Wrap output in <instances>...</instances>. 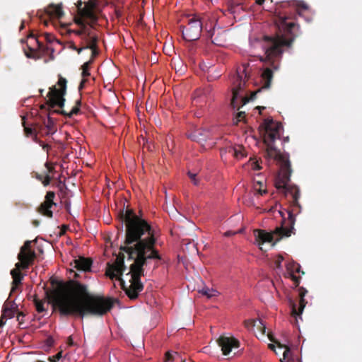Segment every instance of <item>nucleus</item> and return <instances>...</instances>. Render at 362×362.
<instances>
[{
    "label": "nucleus",
    "mask_w": 362,
    "mask_h": 362,
    "mask_svg": "<svg viewBox=\"0 0 362 362\" xmlns=\"http://www.w3.org/2000/svg\"><path fill=\"white\" fill-rule=\"evenodd\" d=\"M119 217L125 223V238L120 251L128 255V259L133 260L127 276H130L129 286H126L123 280L121 284L127 296L132 300L136 299L144 289L141 276H144V266L148 259H161L158 250L155 247L156 238L154 230L144 219L139 217L132 209L121 211Z\"/></svg>",
    "instance_id": "1"
},
{
    "label": "nucleus",
    "mask_w": 362,
    "mask_h": 362,
    "mask_svg": "<svg viewBox=\"0 0 362 362\" xmlns=\"http://www.w3.org/2000/svg\"><path fill=\"white\" fill-rule=\"evenodd\" d=\"M289 19L286 13H279L276 16V23L279 29L284 31V34L276 35L274 36H264L262 42V47L264 54L259 57L261 62L269 64L272 66L265 68L261 74L262 87L255 91L252 92L250 98L243 96L240 92L243 90L247 80L249 78L248 64H243L238 67L236 74L233 76V97L231 99V106L235 109L238 107V101L241 103V106L247 103L250 100H253L256 95L262 89H267L271 86L273 78L274 71L278 70L279 62L282 57L285 47H291L293 41L298 35L295 30L299 29V25L294 22L288 23Z\"/></svg>",
    "instance_id": "2"
},
{
    "label": "nucleus",
    "mask_w": 362,
    "mask_h": 362,
    "mask_svg": "<svg viewBox=\"0 0 362 362\" xmlns=\"http://www.w3.org/2000/svg\"><path fill=\"white\" fill-rule=\"evenodd\" d=\"M52 284L56 287L46 291V296L64 317L102 316L110 311L115 302L112 298L90 294L86 285L76 280L69 281L66 286L53 280Z\"/></svg>",
    "instance_id": "3"
},
{
    "label": "nucleus",
    "mask_w": 362,
    "mask_h": 362,
    "mask_svg": "<svg viewBox=\"0 0 362 362\" xmlns=\"http://www.w3.org/2000/svg\"><path fill=\"white\" fill-rule=\"evenodd\" d=\"M277 189L282 191L286 197L288 195L291 196V209L286 210L288 214L287 219L284 218L283 212L279 211L283 217L282 223L281 226L276 228L273 233H268L262 229H255L253 230L255 243L260 247L261 250H263L262 246L265 243H270L272 246L274 245V235L277 236L276 241H279L284 237H290L291 234L295 233V216L300 213L301 209V206L298 202L300 190L296 185H287L285 188Z\"/></svg>",
    "instance_id": "4"
},
{
    "label": "nucleus",
    "mask_w": 362,
    "mask_h": 362,
    "mask_svg": "<svg viewBox=\"0 0 362 362\" xmlns=\"http://www.w3.org/2000/svg\"><path fill=\"white\" fill-rule=\"evenodd\" d=\"M263 124L265 129L264 142L267 146L265 157L276 160L279 165L275 187L276 189L285 188L287 185H291L289 182L292 170L289 156L288 154L281 153L274 146L276 139L280 138V132L283 129L282 124L274 121L272 118H267L264 120Z\"/></svg>",
    "instance_id": "5"
},
{
    "label": "nucleus",
    "mask_w": 362,
    "mask_h": 362,
    "mask_svg": "<svg viewBox=\"0 0 362 362\" xmlns=\"http://www.w3.org/2000/svg\"><path fill=\"white\" fill-rule=\"evenodd\" d=\"M66 79L59 75L57 82V85L59 88H57L55 86H53L49 88L47 95L49 98L47 104L50 107L53 108L55 106H58L62 108L64 106V95L66 93Z\"/></svg>",
    "instance_id": "6"
},
{
    "label": "nucleus",
    "mask_w": 362,
    "mask_h": 362,
    "mask_svg": "<svg viewBox=\"0 0 362 362\" xmlns=\"http://www.w3.org/2000/svg\"><path fill=\"white\" fill-rule=\"evenodd\" d=\"M203 28L200 16L193 15L187 20L186 25H181L180 30L186 41H195L199 39Z\"/></svg>",
    "instance_id": "7"
},
{
    "label": "nucleus",
    "mask_w": 362,
    "mask_h": 362,
    "mask_svg": "<svg viewBox=\"0 0 362 362\" xmlns=\"http://www.w3.org/2000/svg\"><path fill=\"white\" fill-rule=\"evenodd\" d=\"M74 22L80 27L78 30H72L76 35L80 36L81 39L86 42L96 33L93 30V24L90 21L85 23L81 17H74Z\"/></svg>",
    "instance_id": "8"
},
{
    "label": "nucleus",
    "mask_w": 362,
    "mask_h": 362,
    "mask_svg": "<svg viewBox=\"0 0 362 362\" xmlns=\"http://www.w3.org/2000/svg\"><path fill=\"white\" fill-rule=\"evenodd\" d=\"M124 254H119L113 264H107V268L106 270V275L111 279L116 277H119L122 275L123 272L126 270V267L124 262Z\"/></svg>",
    "instance_id": "9"
},
{
    "label": "nucleus",
    "mask_w": 362,
    "mask_h": 362,
    "mask_svg": "<svg viewBox=\"0 0 362 362\" xmlns=\"http://www.w3.org/2000/svg\"><path fill=\"white\" fill-rule=\"evenodd\" d=\"M32 264H28V262H18L15 264V268L11 271V275L13 278L12 288L11 294L17 289L19 285L22 284L24 275L21 273V270L27 269Z\"/></svg>",
    "instance_id": "10"
},
{
    "label": "nucleus",
    "mask_w": 362,
    "mask_h": 362,
    "mask_svg": "<svg viewBox=\"0 0 362 362\" xmlns=\"http://www.w3.org/2000/svg\"><path fill=\"white\" fill-rule=\"evenodd\" d=\"M30 240H26L24 245L21 247L20 252L18 255V259L20 262H28L29 264H33L36 258V253L31 249Z\"/></svg>",
    "instance_id": "11"
},
{
    "label": "nucleus",
    "mask_w": 362,
    "mask_h": 362,
    "mask_svg": "<svg viewBox=\"0 0 362 362\" xmlns=\"http://www.w3.org/2000/svg\"><path fill=\"white\" fill-rule=\"evenodd\" d=\"M299 307L297 309L296 303L292 300L290 299V304L291 306V315L294 317H300L301 316V314L304 310V308L305 307L307 302L304 299V297L308 293V291L303 288V287H299Z\"/></svg>",
    "instance_id": "12"
},
{
    "label": "nucleus",
    "mask_w": 362,
    "mask_h": 362,
    "mask_svg": "<svg viewBox=\"0 0 362 362\" xmlns=\"http://www.w3.org/2000/svg\"><path fill=\"white\" fill-rule=\"evenodd\" d=\"M218 345L221 347L223 354L225 356L228 355L232 349L238 348L240 342L234 337H221L218 340Z\"/></svg>",
    "instance_id": "13"
},
{
    "label": "nucleus",
    "mask_w": 362,
    "mask_h": 362,
    "mask_svg": "<svg viewBox=\"0 0 362 362\" xmlns=\"http://www.w3.org/2000/svg\"><path fill=\"white\" fill-rule=\"evenodd\" d=\"M54 197L55 194L54 192L49 191L47 192L45 201L40 204L38 209V211L40 214L49 218L52 217L53 213L50 209L53 205H55L53 201Z\"/></svg>",
    "instance_id": "14"
},
{
    "label": "nucleus",
    "mask_w": 362,
    "mask_h": 362,
    "mask_svg": "<svg viewBox=\"0 0 362 362\" xmlns=\"http://www.w3.org/2000/svg\"><path fill=\"white\" fill-rule=\"evenodd\" d=\"M286 273L285 276L290 278L293 281L295 286L297 287L300 284V276H297L295 274L301 272L304 274V272L300 270V265L293 261L289 262L286 264Z\"/></svg>",
    "instance_id": "15"
},
{
    "label": "nucleus",
    "mask_w": 362,
    "mask_h": 362,
    "mask_svg": "<svg viewBox=\"0 0 362 362\" xmlns=\"http://www.w3.org/2000/svg\"><path fill=\"white\" fill-rule=\"evenodd\" d=\"M96 7V4L93 0H88L83 6V17L88 19L90 23H95L98 21V17L94 11Z\"/></svg>",
    "instance_id": "16"
},
{
    "label": "nucleus",
    "mask_w": 362,
    "mask_h": 362,
    "mask_svg": "<svg viewBox=\"0 0 362 362\" xmlns=\"http://www.w3.org/2000/svg\"><path fill=\"white\" fill-rule=\"evenodd\" d=\"M45 15L48 16L49 18H61L64 16L62 4H49L45 9Z\"/></svg>",
    "instance_id": "17"
},
{
    "label": "nucleus",
    "mask_w": 362,
    "mask_h": 362,
    "mask_svg": "<svg viewBox=\"0 0 362 362\" xmlns=\"http://www.w3.org/2000/svg\"><path fill=\"white\" fill-rule=\"evenodd\" d=\"M211 134L209 130L205 129H198L194 130L189 135V138L197 143H203L210 139Z\"/></svg>",
    "instance_id": "18"
},
{
    "label": "nucleus",
    "mask_w": 362,
    "mask_h": 362,
    "mask_svg": "<svg viewBox=\"0 0 362 362\" xmlns=\"http://www.w3.org/2000/svg\"><path fill=\"white\" fill-rule=\"evenodd\" d=\"M25 117H23V126L24 127V133L27 137H32L33 140L37 142V134L42 132V127L41 125L35 124L34 127L25 126Z\"/></svg>",
    "instance_id": "19"
},
{
    "label": "nucleus",
    "mask_w": 362,
    "mask_h": 362,
    "mask_svg": "<svg viewBox=\"0 0 362 362\" xmlns=\"http://www.w3.org/2000/svg\"><path fill=\"white\" fill-rule=\"evenodd\" d=\"M92 263L93 262L90 259L80 257L79 258L74 259L71 264H74V268L78 271L90 272Z\"/></svg>",
    "instance_id": "20"
},
{
    "label": "nucleus",
    "mask_w": 362,
    "mask_h": 362,
    "mask_svg": "<svg viewBox=\"0 0 362 362\" xmlns=\"http://www.w3.org/2000/svg\"><path fill=\"white\" fill-rule=\"evenodd\" d=\"M227 152L238 160L246 156L245 150L242 145L229 146L227 148Z\"/></svg>",
    "instance_id": "21"
},
{
    "label": "nucleus",
    "mask_w": 362,
    "mask_h": 362,
    "mask_svg": "<svg viewBox=\"0 0 362 362\" xmlns=\"http://www.w3.org/2000/svg\"><path fill=\"white\" fill-rule=\"evenodd\" d=\"M81 106V100L78 99L76 100L75 105L72 107L70 112H67L66 111L62 110H54V112L57 114L62 115L66 117L71 118L74 115H77L80 112V107Z\"/></svg>",
    "instance_id": "22"
},
{
    "label": "nucleus",
    "mask_w": 362,
    "mask_h": 362,
    "mask_svg": "<svg viewBox=\"0 0 362 362\" xmlns=\"http://www.w3.org/2000/svg\"><path fill=\"white\" fill-rule=\"evenodd\" d=\"M98 41V35L95 34L93 37H91L88 41L86 42V45L84 46V48L91 49L93 57H96L99 53L97 45Z\"/></svg>",
    "instance_id": "23"
},
{
    "label": "nucleus",
    "mask_w": 362,
    "mask_h": 362,
    "mask_svg": "<svg viewBox=\"0 0 362 362\" xmlns=\"http://www.w3.org/2000/svg\"><path fill=\"white\" fill-rule=\"evenodd\" d=\"M15 305L14 302H9L8 300H7L3 306V310H2V315L6 318H12L14 317V313H15V308H13V305Z\"/></svg>",
    "instance_id": "24"
},
{
    "label": "nucleus",
    "mask_w": 362,
    "mask_h": 362,
    "mask_svg": "<svg viewBox=\"0 0 362 362\" xmlns=\"http://www.w3.org/2000/svg\"><path fill=\"white\" fill-rule=\"evenodd\" d=\"M257 322L254 320H247L244 322V325L245 327L248 329L250 327H257V328L261 329L262 333L264 334L266 327L263 322L261 320H258V324H257Z\"/></svg>",
    "instance_id": "25"
},
{
    "label": "nucleus",
    "mask_w": 362,
    "mask_h": 362,
    "mask_svg": "<svg viewBox=\"0 0 362 362\" xmlns=\"http://www.w3.org/2000/svg\"><path fill=\"white\" fill-rule=\"evenodd\" d=\"M44 124L45 125V129H47L45 132V134H53L55 132L56 129L54 127V122L49 115L48 116L47 121L44 122Z\"/></svg>",
    "instance_id": "26"
},
{
    "label": "nucleus",
    "mask_w": 362,
    "mask_h": 362,
    "mask_svg": "<svg viewBox=\"0 0 362 362\" xmlns=\"http://www.w3.org/2000/svg\"><path fill=\"white\" fill-rule=\"evenodd\" d=\"M202 294L206 296L208 298L216 296L218 292L213 288H204L199 291Z\"/></svg>",
    "instance_id": "27"
},
{
    "label": "nucleus",
    "mask_w": 362,
    "mask_h": 362,
    "mask_svg": "<svg viewBox=\"0 0 362 362\" xmlns=\"http://www.w3.org/2000/svg\"><path fill=\"white\" fill-rule=\"evenodd\" d=\"M92 63V60H90L87 62H85L82 66H81V69H82V73H81V75H82V77L83 78H86L88 76H89L90 75V72H89V68H90V66Z\"/></svg>",
    "instance_id": "28"
},
{
    "label": "nucleus",
    "mask_w": 362,
    "mask_h": 362,
    "mask_svg": "<svg viewBox=\"0 0 362 362\" xmlns=\"http://www.w3.org/2000/svg\"><path fill=\"white\" fill-rule=\"evenodd\" d=\"M28 49H29L28 52L25 51V56L28 58H31V59H35L40 58V56L37 55V53L35 49H34L33 48H31L30 47H28Z\"/></svg>",
    "instance_id": "29"
},
{
    "label": "nucleus",
    "mask_w": 362,
    "mask_h": 362,
    "mask_svg": "<svg viewBox=\"0 0 362 362\" xmlns=\"http://www.w3.org/2000/svg\"><path fill=\"white\" fill-rule=\"evenodd\" d=\"M83 4V1L81 0H78L76 3V6L77 8L78 15L75 17H81L82 19L84 18L83 17V7L82 6Z\"/></svg>",
    "instance_id": "30"
},
{
    "label": "nucleus",
    "mask_w": 362,
    "mask_h": 362,
    "mask_svg": "<svg viewBox=\"0 0 362 362\" xmlns=\"http://www.w3.org/2000/svg\"><path fill=\"white\" fill-rule=\"evenodd\" d=\"M34 303L35 305L36 310L38 313H42L45 311L44 303L42 301L39 300L37 298H35Z\"/></svg>",
    "instance_id": "31"
},
{
    "label": "nucleus",
    "mask_w": 362,
    "mask_h": 362,
    "mask_svg": "<svg viewBox=\"0 0 362 362\" xmlns=\"http://www.w3.org/2000/svg\"><path fill=\"white\" fill-rule=\"evenodd\" d=\"M245 117V112L243 111H240L237 113L235 117L233 119V123L235 124H238L240 121H242Z\"/></svg>",
    "instance_id": "32"
},
{
    "label": "nucleus",
    "mask_w": 362,
    "mask_h": 362,
    "mask_svg": "<svg viewBox=\"0 0 362 362\" xmlns=\"http://www.w3.org/2000/svg\"><path fill=\"white\" fill-rule=\"evenodd\" d=\"M239 6H241L242 8H243V4L242 3H236V2H230V5H229V9L230 11V12L232 13H235L236 9L239 7Z\"/></svg>",
    "instance_id": "33"
},
{
    "label": "nucleus",
    "mask_w": 362,
    "mask_h": 362,
    "mask_svg": "<svg viewBox=\"0 0 362 362\" xmlns=\"http://www.w3.org/2000/svg\"><path fill=\"white\" fill-rule=\"evenodd\" d=\"M284 260V257L281 255H278L276 259L274 260V267L276 269H281V263Z\"/></svg>",
    "instance_id": "34"
},
{
    "label": "nucleus",
    "mask_w": 362,
    "mask_h": 362,
    "mask_svg": "<svg viewBox=\"0 0 362 362\" xmlns=\"http://www.w3.org/2000/svg\"><path fill=\"white\" fill-rule=\"evenodd\" d=\"M62 357V351H59L56 355L49 357L48 359L50 362H57V361L59 360Z\"/></svg>",
    "instance_id": "35"
},
{
    "label": "nucleus",
    "mask_w": 362,
    "mask_h": 362,
    "mask_svg": "<svg viewBox=\"0 0 362 362\" xmlns=\"http://www.w3.org/2000/svg\"><path fill=\"white\" fill-rule=\"evenodd\" d=\"M214 32H208V37L211 38V42L218 45H221V43L216 39V37L214 38Z\"/></svg>",
    "instance_id": "36"
},
{
    "label": "nucleus",
    "mask_w": 362,
    "mask_h": 362,
    "mask_svg": "<svg viewBox=\"0 0 362 362\" xmlns=\"http://www.w3.org/2000/svg\"><path fill=\"white\" fill-rule=\"evenodd\" d=\"M51 180V177L48 174H46L45 176L43 177L42 183L44 186H47L50 184Z\"/></svg>",
    "instance_id": "37"
},
{
    "label": "nucleus",
    "mask_w": 362,
    "mask_h": 362,
    "mask_svg": "<svg viewBox=\"0 0 362 362\" xmlns=\"http://www.w3.org/2000/svg\"><path fill=\"white\" fill-rule=\"evenodd\" d=\"M30 37H33L35 40V41H36V42L37 44L38 48L40 49H42L44 52H46L48 49L47 47H45L44 46L43 43L40 42L37 39L35 38L33 35H31Z\"/></svg>",
    "instance_id": "38"
},
{
    "label": "nucleus",
    "mask_w": 362,
    "mask_h": 362,
    "mask_svg": "<svg viewBox=\"0 0 362 362\" xmlns=\"http://www.w3.org/2000/svg\"><path fill=\"white\" fill-rule=\"evenodd\" d=\"M174 358H175L174 355L172 353H170V351H168L165 354V362H171L174 360Z\"/></svg>",
    "instance_id": "39"
},
{
    "label": "nucleus",
    "mask_w": 362,
    "mask_h": 362,
    "mask_svg": "<svg viewBox=\"0 0 362 362\" xmlns=\"http://www.w3.org/2000/svg\"><path fill=\"white\" fill-rule=\"evenodd\" d=\"M188 175L192 180V181L194 182V184L197 185L198 184V180L196 179V174L189 172Z\"/></svg>",
    "instance_id": "40"
},
{
    "label": "nucleus",
    "mask_w": 362,
    "mask_h": 362,
    "mask_svg": "<svg viewBox=\"0 0 362 362\" xmlns=\"http://www.w3.org/2000/svg\"><path fill=\"white\" fill-rule=\"evenodd\" d=\"M57 187H59V189H60V191H63L64 189H66V184L64 182H62L61 180H59L58 182V185H57Z\"/></svg>",
    "instance_id": "41"
},
{
    "label": "nucleus",
    "mask_w": 362,
    "mask_h": 362,
    "mask_svg": "<svg viewBox=\"0 0 362 362\" xmlns=\"http://www.w3.org/2000/svg\"><path fill=\"white\" fill-rule=\"evenodd\" d=\"M45 38L46 41H47L49 42H52L54 40V37L49 33H45Z\"/></svg>",
    "instance_id": "42"
},
{
    "label": "nucleus",
    "mask_w": 362,
    "mask_h": 362,
    "mask_svg": "<svg viewBox=\"0 0 362 362\" xmlns=\"http://www.w3.org/2000/svg\"><path fill=\"white\" fill-rule=\"evenodd\" d=\"M45 166L47 169L48 173H52L54 171V166L52 164H50L49 163H46Z\"/></svg>",
    "instance_id": "43"
},
{
    "label": "nucleus",
    "mask_w": 362,
    "mask_h": 362,
    "mask_svg": "<svg viewBox=\"0 0 362 362\" xmlns=\"http://www.w3.org/2000/svg\"><path fill=\"white\" fill-rule=\"evenodd\" d=\"M25 317V315L23 313H19L17 315V320L18 321L20 325H22L23 323V317Z\"/></svg>",
    "instance_id": "44"
},
{
    "label": "nucleus",
    "mask_w": 362,
    "mask_h": 362,
    "mask_svg": "<svg viewBox=\"0 0 362 362\" xmlns=\"http://www.w3.org/2000/svg\"><path fill=\"white\" fill-rule=\"evenodd\" d=\"M37 143L40 144V145L42 147L43 150L46 151H49V148H50V146L49 144H44L41 141H37Z\"/></svg>",
    "instance_id": "45"
},
{
    "label": "nucleus",
    "mask_w": 362,
    "mask_h": 362,
    "mask_svg": "<svg viewBox=\"0 0 362 362\" xmlns=\"http://www.w3.org/2000/svg\"><path fill=\"white\" fill-rule=\"evenodd\" d=\"M252 168L254 170H260L261 169V167L259 166L258 161L253 162L252 163Z\"/></svg>",
    "instance_id": "46"
},
{
    "label": "nucleus",
    "mask_w": 362,
    "mask_h": 362,
    "mask_svg": "<svg viewBox=\"0 0 362 362\" xmlns=\"http://www.w3.org/2000/svg\"><path fill=\"white\" fill-rule=\"evenodd\" d=\"M67 344L69 346H72L74 345V342L73 339H72V337L71 336L68 337Z\"/></svg>",
    "instance_id": "47"
},
{
    "label": "nucleus",
    "mask_w": 362,
    "mask_h": 362,
    "mask_svg": "<svg viewBox=\"0 0 362 362\" xmlns=\"http://www.w3.org/2000/svg\"><path fill=\"white\" fill-rule=\"evenodd\" d=\"M5 317H4L3 315H1V317H0V327H3L5 323H6V320H5Z\"/></svg>",
    "instance_id": "48"
},
{
    "label": "nucleus",
    "mask_w": 362,
    "mask_h": 362,
    "mask_svg": "<svg viewBox=\"0 0 362 362\" xmlns=\"http://www.w3.org/2000/svg\"><path fill=\"white\" fill-rule=\"evenodd\" d=\"M86 82V79L85 78H83V79L81 81V83L79 84V86H78L79 90H81L83 88Z\"/></svg>",
    "instance_id": "49"
},
{
    "label": "nucleus",
    "mask_w": 362,
    "mask_h": 362,
    "mask_svg": "<svg viewBox=\"0 0 362 362\" xmlns=\"http://www.w3.org/2000/svg\"><path fill=\"white\" fill-rule=\"evenodd\" d=\"M290 353V350L288 349V348H286L284 352V358H286L288 357V355Z\"/></svg>",
    "instance_id": "50"
},
{
    "label": "nucleus",
    "mask_w": 362,
    "mask_h": 362,
    "mask_svg": "<svg viewBox=\"0 0 362 362\" xmlns=\"http://www.w3.org/2000/svg\"><path fill=\"white\" fill-rule=\"evenodd\" d=\"M43 177H44L43 175H40V174H38V173H36V178H37L38 180L41 181V182H42V179H43Z\"/></svg>",
    "instance_id": "51"
},
{
    "label": "nucleus",
    "mask_w": 362,
    "mask_h": 362,
    "mask_svg": "<svg viewBox=\"0 0 362 362\" xmlns=\"http://www.w3.org/2000/svg\"><path fill=\"white\" fill-rule=\"evenodd\" d=\"M265 0H255V3L258 5H262Z\"/></svg>",
    "instance_id": "52"
},
{
    "label": "nucleus",
    "mask_w": 362,
    "mask_h": 362,
    "mask_svg": "<svg viewBox=\"0 0 362 362\" xmlns=\"http://www.w3.org/2000/svg\"><path fill=\"white\" fill-rule=\"evenodd\" d=\"M33 224L34 225V226L37 227L40 225V221L37 220H34L33 221Z\"/></svg>",
    "instance_id": "53"
},
{
    "label": "nucleus",
    "mask_w": 362,
    "mask_h": 362,
    "mask_svg": "<svg viewBox=\"0 0 362 362\" xmlns=\"http://www.w3.org/2000/svg\"><path fill=\"white\" fill-rule=\"evenodd\" d=\"M87 49V48H84V47H81V48H77V50H76V51H77L78 54H80V53L82 52V50H83V49Z\"/></svg>",
    "instance_id": "54"
},
{
    "label": "nucleus",
    "mask_w": 362,
    "mask_h": 362,
    "mask_svg": "<svg viewBox=\"0 0 362 362\" xmlns=\"http://www.w3.org/2000/svg\"><path fill=\"white\" fill-rule=\"evenodd\" d=\"M256 109L259 110V112H261L262 110L265 109V107L264 106H257Z\"/></svg>",
    "instance_id": "55"
},
{
    "label": "nucleus",
    "mask_w": 362,
    "mask_h": 362,
    "mask_svg": "<svg viewBox=\"0 0 362 362\" xmlns=\"http://www.w3.org/2000/svg\"><path fill=\"white\" fill-rule=\"evenodd\" d=\"M259 193L261 195H262V194H266V193H267V190H265V189H264V190L259 189Z\"/></svg>",
    "instance_id": "56"
},
{
    "label": "nucleus",
    "mask_w": 362,
    "mask_h": 362,
    "mask_svg": "<svg viewBox=\"0 0 362 362\" xmlns=\"http://www.w3.org/2000/svg\"><path fill=\"white\" fill-rule=\"evenodd\" d=\"M68 226H66V225H64L63 226V232L64 233L66 231V230L68 228Z\"/></svg>",
    "instance_id": "57"
},
{
    "label": "nucleus",
    "mask_w": 362,
    "mask_h": 362,
    "mask_svg": "<svg viewBox=\"0 0 362 362\" xmlns=\"http://www.w3.org/2000/svg\"><path fill=\"white\" fill-rule=\"evenodd\" d=\"M269 347L272 349H274V345L273 344H269Z\"/></svg>",
    "instance_id": "58"
},
{
    "label": "nucleus",
    "mask_w": 362,
    "mask_h": 362,
    "mask_svg": "<svg viewBox=\"0 0 362 362\" xmlns=\"http://www.w3.org/2000/svg\"><path fill=\"white\" fill-rule=\"evenodd\" d=\"M23 28H24V23H23L21 24V26L20 29L22 30V29H23Z\"/></svg>",
    "instance_id": "59"
},
{
    "label": "nucleus",
    "mask_w": 362,
    "mask_h": 362,
    "mask_svg": "<svg viewBox=\"0 0 362 362\" xmlns=\"http://www.w3.org/2000/svg\"><path fill=\"white\" fill-rule=\"evenodd\" d=\"M78 276H79V274H77V273H76V274H75V275H74V277H75V278H78Z\"/></svg>",
    "instance_id": "60"
},
{
    "label": "nucleus",
    "mask_w": 362,
    "mask_h": 362,
    "mask_svg": "<svg viewBox=\"0 0 362 362\" xmlns=\"http://www.w3.org/2000/svg\"><path fill=\"white\" fill-rule=\"evenodd\" d=\"M45 25H47L48 24V22L47 21H44Z\"/></svg>",
    "instance_id": "61"
},
{
    "label": "nucleus",
    "mask_w": 362,
    "mask_h": 362,
    "mask_svg": "<svg viewBox=\"0 0 362 362\" xmlns=\"http://www.w3.org/2000/svg\"><path fill=\"white\" fill-rule=\"evenodd\" d=\"M73 49H74V50H77V47H76V46H73Z\"/></svg>",
    "instance_id": "62"
},
{
    "label": "nucleus",
    "mask_w": 362,
    "mask_h": 362,
    "mask_svg": "<svg viewBox=\"0 0 362 362\" xmlns=\"http://www.w3.org/2000/svg\"><path fill=\"white\" fill-rule=\"evenodd\" d=\"M175 354L176 356H178L177 352H175Z\"/></svg>",
    "instance_id": "63"
},
{
    "label": "nucleus",
    "mask_w": 362,
    "mask_h": 362,
    "mask_svg": "<svg viewBox=\"0 0 362 362\" xmlns=\"http://www.w3.org/2000/svg\"><path fill=\"white\" fill-rule=\"evenodd\" d=\"M182 362H186V361H185V360H183Z\"/></svg>",
    "instance_id": "64"
}]
</instances>
